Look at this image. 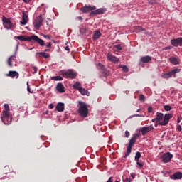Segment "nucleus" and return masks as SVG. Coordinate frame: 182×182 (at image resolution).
I'll return each mask as SVG.
<instances>
[{"mask_svg": "<svg viewBox=\"0 0 182 182\" xmlns=\"http://www.w3.org/2000/svg\"><path fill=\"white\" fill-rule=\"evenodd\" d=\"M102 36V33L100 31H95L93 34L92 39L94 41H96L97 39H99Z\"/></svg>", "mask_w": 182, "mask_h": 182, "instance_id": "nucleus-23", "label": "nucleus"}, {"mask_svg": "<svg viewBox=\"0 0 182 182\" xmlns=\"http://www.w3.org/2000/svg\"><path fill=\"white\" fill-rule=\"evenodd\" d=\"M21 25H26L28 23V15L26 14V11H23L22 13V21H20Z\"/></svg>", "mask_w": 182, "mask_h": 182, "instance_id": "nucleus-17", "label": "nucleus"}, {"mask_svg": "<svg viewBox=\"0 0 182 182\" xmlns=\"http://www.w3.org/2000/svg\"><path fill=\"white\" fill-rule=\"evenodd\" d=\"M115 182H119V181H115Z\"/></svg>", "mask_w": 182, "mask_h": 182, "instance_id": "nucleus-60", "label": "nucleus"}, {"mask_svg": "<svg viewBox=\"0 0 182 182\" xmlns=\"http://www.w3.org/2000/svg\"><path fill=\"white\" fill-rule=\"evenodd\" d=\"M169 61L171 62V63H172V65H179L180 64V62H178V60L176 57H171L169 58Z\"/></svg>", "mask_w": 182, "mask_h": 182, "instance_id": "nucleus-22", "label": "nucleus"}, {"mask_svg": "<svg viewBox=\"0 0 182 182\" xmlns=\"http://www.w3.org/2000/svg\"><path fill=\"white\" fill-rule=\"evenodd\" d=\"M180 122H181V118L180 117H178L177 123H180Z\"/></svg>", "mask_w": 182, "mask_h": 182, "instance_id": "nucleus-49", "label": "nucleus"}, {"mask_svg": "<svg viewBox=\"0 0 182 182\" xmlns=\"http://www.w3.org/2000/svg\"><path fill=\"white\" fill-rule=\"evenodd\" d=\"M152 112H153V107H149L148 113H151Z\"/></svg>", "mask_w": 182, "mask_h": 182, "instance_id": "nucleus-43", "label": "nucleus"}, {"mask_svg": "<svg viewBox=\"0 0 182 182\" xmlns=\"http://www.w3.org/2000/svg\"><path fill=\"white\" fill-rule=\"evenodd\" d=\"M171 180H181L182 178V173L181 172H176L173 175L170 176Z\"/></svg>", "mask_w": 182, "mask_h": 182, "instance_id": "nucleus-13", "label": "nucleus"}, {"mask_svg": "<svg viewBox=\"0 0 182 182\" xmlns=\"http://www.w3.org/2000/svg\"><path fill=\"white\" fill-rule=\"evenodd\" d=\"M132 117H144V116L143 114H136L134 115H132Z\"/></svg>", "mask_w": 182, "mask_h": 182, "instance_id": "nucleus-40", "label": "nucleus"}, {"mask_svg": "<svg viewBox=\"0 0 182 182\" xmlns=\"http://www.w3.org/2000/svg\"><path fill=\"white\" fill-rule=\"evenodd\" d=\"M164 109L166 110V112H170L173 107H171L170 105H164Z\"/></svg>", "mask_w": 182, "mask_h": 182, "instance_id": "nucleus-32", "label": "nucleus"}, {"mask_svg": "<svg viewBox=\"0 0 182 182\" xmlns=\"http://www.w3.org/2000/svg\"><path fill=\"white\" fill-rule=\"evenodd\" d=\"M124 182H132V179L126 178L125 179L123 180Z\"/></svg>", "mask_w": 182, "mask_h": 182, "instance_id": "nucleus-44", "label": "nucleus"}, {"mask_svg": "<svg viewBox=\"0 0 182 182\" xmlns=\"http://www.w3.org/2000/svg\"><path fill=\"white\" fill-rule=\"evenodd\" d=\"M165 49H166V50H167V49H171V47L168 46V47H166Z\"/></svg>", "mask_w": 182, "mask_h": 182, "instance_id": "nucleus-54", "label": "nucleus"}, {"mask_svg": "<svg viewBox=\"0 0 182 182\" xmlns=\"http://www.w3.org/2000/svg\"><path fill=\"white\" fill-rule=\"evenodd\" d=\"M56 110H58V112H63V110H65V104L63 102L58 103Z\"/></svg>", "mask_w": 182, "mask_h": 182, "instance_id": "nucleus-19", "label": "nucleus"}, {"mask_svg": "<svg viewBox=\"0 0 182 182\" xmlns=\"http://www.w3.org/2000/svg\"><path fill=\"white\" fill-rule=\"evenodd\" d=\"M139 137H140V134L139 133H136L134 134L129 143V145L127 146V151L126 154L124 156V159H126L127 157H129V156H130V153H132V149L133 147V146H134V143H136V140H137V139H139Z\"/></svg>", "mask_w": 182, "mask_h": 182, "instance_id": "nucleus-4", "label": "nucleus"}, {"mask_svg": "<svg viewBox=\"0 0 182 182\" xmlns=\"http://www.w3.org/2000/svg\"><path fill=\"white\" fill-rule=\"evenodd\" d=\"M95 9H96V6H85L81 7L80 11L83 12V14H87V12H90V16L102 15L103 13L106 12V9H97V10Z\"/></svg>", "mask_w": 182, "mask_h": 182, "instance_id": "nucleus-1", "label": "nucleus"}, {"mask_svg": "<svg viewBox=\"0 0 182 182\" xmlns=\"http://www.w3.org/2000/svg\"><path fill=\"white\" fill-rule=\"evenodd\" d=\"M145 99H146V97H144L143 94H141L139 95V100H141V102H144Z\"/></svg>", "mask_w": 182, "mask_h": 182, "instance_id": "nucleus-37", "label": "nucleus"}, {"mask_svg": "<svg viewBox=\"0 0 182 182\" xmlns=\"http://www.w3.org/2000/svg\"><path fill=\"white\" fill-rule=\"evenodd\" d=\"M43 23V18H42V15H39V16L37 17L36 20L33 21L34 28H36L37 31H39Z\"/></svg>", "mask_w": 182, "mask_h": 182, "instance_id": "nucleus-7", "label": "nucleus"}, {"mask_svg": "<svg viewBox=\"0 0 182 182\" xmlns=\"http://www.w3.org/2000/svg\"><path fill=\"white\" fill-rule=\"evenodd\" d=\"M15 39H18V41H27V42L32 41V36L27 37L26 36H15Z\"/></svg>", "mask_w": 182, "mask_h": 182, "instance_id": "nucleus-14", "label": "nucleus"}, {"mask_svg": "<svg viewBox=\"0 0 182 182\" xmlns=\"http://www.w3.org/2000/svg\"><path fill=\"white\" fill-rule=\"evenodd\" d=\"M141 157V154L139 151L136 152L135 155V161H139Z\"/></svg>", "mask_w": 182, "mask_h": 182, "instance_id": "nucleus-29", "label": "nucleus"}, {"mask_svg": "<svg viewBox=\"0 0 182 182\" xmlns=\"http://www.w3.org/2000/svg\"><path fill=\"white\" fill-rule=\"evenodd\" d=\"M31 41H34V42H37V43H39L41 46H45V41L39 38V37H38V36L36 35L31 36Z\"/></svg>", "mask_w": 182, "mask_h": 182, "instance_id": "nucleus-12", "label": "nucleus"}, {"mask_svg": "<svg viewBox=\"0 0 182 182\" xmlns=\"http://www.w3.org/2000/svg\"><path fill=\"white\" fill-rule=\"evenodd\" d=\"M152 122H153V123H154V122H156V123H157V119H156V118L152 119Z\"/></svg>", "mask_w": 182, "mask_h": 182, "instance_id": "nucleus-50", "label": "nucleus"}, {"mask_svg": "<svg viewBox=\"0 0 182 182\" xmlns=\"http://www.w3.org/2000/svg\"><path fill=\"white\" fill-rule=\"evenodd\" d=\"M61 75L63 76V77H66L67 79H75L76 76H77V73L73 72V70L62 71Z\"/></svg>", "mask_w": 182, "mask_h": 182, "instance_id": "nucleus-6", "label": "nucleus"}, {"mask_svg": "<svg viewBox=\"0 0 182 182\" xmlns=\"http://www.w3.org/2000/svg\"><path fill=\"white\" fill-rule=\"evenodd\" d=\"M56 90L59 92V93H65V86L62 83H58L56 87Z\"/></svg>", "mask_w": 182, "mask_h": 182, "instance_id": "nucleus-18", "label": "nucleus"}, {"mask_svg": "<svg viewBox=\"0 0 182 182\" xmlns=\"http://www.w3.org/2000/svg\"><path fill=\"white\" fill-rule=\"evenodd\" d=\"M27 85V90L29 92V93H33V91H31V87H29V82H26Z\"/></svg>", "mask_w": 182, "mask_h": 182, "instance_id": "nucleus-38", "label": "nucleus"}, {"mask_svg": "<svg viewBox=\"0 0 182 182\" xmlns=\"http://www.w3.org/2000/svg\"><path fill=\"white\" fill-rule=\"evenodd\" d=\"M171 76H173V73L169 72L167 73H165L162 75V77H164V79H168V77H171Z\"/></svg>", "mask_w": 182, "mask_h": 182, "instance_id": "nucleus-26", "label": "nucleus"}, {"mask_svg": "<svg viewBox=\"0 0 182 182\" xmlns=\"http://www.w3.org/2000/svg\"><path fill=\"white\" fill-rule=\"evenodd\" d=\"M131 176L132 177V178H134L135 175H134V174H133V173H132Z\"/></svg>", "mask_w": 182, "mask_h": 182, "instance_id": "nucleus-56", "label": "nucleus"}, {"mask_svg": "<svg viewBox=\"0 0 182 182\" xmlns=\"http://www.w3.org/2000/svg\"><path fill=\"white\" fill-rule=\"evenodd\" d=\"M107 58L110 60V62H114V63L116 64L119 63V58L110 53H108Z\"/></svg>", "mask_w": 182, "mask_h": 182, "instance_id": "nucleus-15", "label": "nucleus"}, {"mask_svg": "<svg viewBox=\"0 0 182 182\" xmlns=\"http://www.w3.org/2000/svg\"><path fill=\"white\" fill-rule=\"evenodd\" d=\"M47 48H52V43H48L47 44Z\"/></svg>", "mask_w": 182, "mask_h": 182, "instance_id": "nucleus-45", "label": "nucleus"}, {"mask_svg": "<svg viewBox=\"0 0 182 182\" xmlns=\"http://www.w3.org/2000/svg\"><path fill=\"white\" fill-rule=\"evenodd\" d=\"M49 107L50 109H53L55 107L53 106V104H50Z\"/></svg>", "mask_w": 182, "mask_h": 182, "instance_id": "nucleus-48", "label": "nucleus"}, {"mask_svg": "<svg viewBox=\"0 0 182 182\" xmlns=\"http://www.w3.org/2000/svg\"><path fill=\"white\" fill-rule=\"evenodd\" d=\"M25 4H29L31 2V0H23Z\"/></svg>", "mask_w": 182, "mask_h": 182, "instance_id": "nucleus-47", "label": "nucleus"}, {"mask_svg": "<svg viewBox=\"0 0 182 182\" xmlns=\"http://www.w3.org/2000/svg\"><path fill=\"white\" fill-rule=\"evenodd\" d=\"M74 89H77V90H80L81 86H80V82H76L75 84L73 85Z\"/></svg>", "mask_w": 182, "mask_h": 182, "instance_id": "nucleus-28", "label": "nucleus"}, {"mask_svg": "<svg viewBox=\"0 0 182 182\" xmlns=\"http://www.w3.org/2000/svg\"><path fill=\"white\" fill-rule=\"evenodd\" d=\"M46 23L47 26L49 27V21H46Z\"/></svg>", "mask_w": 182, "mask_h": 182, "instance_id": "nucleus-52", "label": "nucleus"}, {"mask_svg": "<svg viewBox=\"0 0 182 182\" xmlns=\"http://www.w3.org/2000/svg\"><path fill=\"white\" fill-rule=\"evenodd\" d=\"M97 68H98L101 70H105V65L100 63H97Z\"/></svg>", "mask_w": 182, "mask_h": 182, "instance_id": "nucleus-30", "label": "nucleus"}, {"mask_svg": "<svg viewBox=\"0 0 182 182\" xmlns=\"http://www.w3.org/2000/svg\"><path fill=\"white\" fill-rule=\"evenodd\" d=\"M151 130H154V127H153V125L142 127L141 130L142 136H146V133H149V132H151Z\"/></svg>", "mask_w": 182, "mask_h": 182, "instance_id": "nucleus-11", "label": "nucleus"}, {"mask_svg": "<svg viewBox=\"0 0 182 182\" xmlns=\"http://www.w3.org/2000/svg\"><path fill=\"white\" fill-rule=\"evenodd\" d=\"M129 136H130V132H129V131H125V136L127 138V139H129Z\"/></svg>", "mask_w": 182, "mask_h": 182, "instance_id": "nucleus-41", "label": "nucleus"}, {"mask_svg": "<svg viewBox=\"0 0 182 182\" xmlns=\"http://www.w3.org/2000/svg\"><path fill=\"white\" fill-rule=\"evenodd\" d=\"M37 55H41V56L45 59H48V58H50V55L47 54L46 53H37Z\"/></svg>", "mask_w": 182, "mask_h": 182, "instance_id": "nucleus-25", "label": "nucleus"}, {"mask_svg": "<svg viewBox=\"0 0 182 182\" xmlns=\"http://www.w3.org/2000/svg\"><path fill=\"white\" fill-rule=\"evenodd\" d=\"M16 58V55H14L9 58L7 63L10 68H12L14 65L12 64V62H14V59Z\"/></svg>", "mask_w": 182, "mask_h": 182, "instance_id": "nucleus-21", "label": "nucleus"}, {"mask_svg": "<svg viewBox=\"0 0 182 182\" xmlns=\"http://www.w3.org/2000/svg\"><path fill=\"white\" fill-rule=\"evenodd\" d=\"M139 112H140V109L136 110V113H139Z\"/></svg>", "mask_w": 182, "mask_h": 182, "instance_id": "nucleus-58", "label": "nucleus"}, {"mask_svg": "<svg viewBox=\"0 0 182 182\" xmlns=\"http://www.w3.org/2000/svg\"><path fill=\"white\" fill-rule=\"evenodd\" d=\"M161 159L164 163H169V161H171V159H173V154L170 152H166L163 154Z\"/></svg>", "mask_w": 182, "mask_h": 182, "instance_id": "nucleus-9", "label": "nucleus"}, {"mask_svg": "<svg viewBox=\"0 0 182 182\" xmlns=\"http://www.w3.org/2000/svg\"><path fill=\"white\" fill-rule=\"evenodd\" d=\"M181 70V69H178V68H176V69H173L172 71H171L172 73V75H176V73H180V71Z\"/></svg>", "mask_w": 182, "mask_h": 182, "instance_id": "nucleus-36", "label": "nucleus"}, {"mask_svg": "<svg viewBox=\"0 0 182 182\" xmlns=\"http://www.w3.org/2000/svg\"><path fill=\"white\" fill-rule=\"evenodd\" d=\"M82 30L83 31H87V28H83Z\"/></svg>", "mask_w": 182, "mask_h": 182, "instance_id": "nucleus-59", "label": "nucleus"}, {"mask_svg": "<svg viewBox=\"0 0 182 182\" xmlns=\"http://www.w3.org/2000/svg\"><path fill=\"white\" fill-rule=\"evenodd\" d=\"M177 130H178V132H181V130H182L181 125H180V124L177 125Z\"/></svg>", "mask_w": 182, "mask_h": 182, "instance_id": "nucleus-42", "label": "nucleus"}, {"mask_svg": "<svg viewBox=\"0 0 182 182\" xmlns=\"http://www.w3.org/2000/svg\"><path fill=\"white\" fill-rule=\"evenodd\" d=\"M2 21L5 28L7 29H12L14 26V23L11 22V19L6 18L5 16H3Z\"/></svg>", "mask_w": 182, "mask_h": 182, "instance_id": "nucleus-8", "label": "nucleus"}, {"mask_svg": "<svg viewBox=\"0 0 182 182\" xmlns=\"http://www.w3.org/2000/svg\"><path fill=\"white\" fill-rule=\"evenodd\" d=\"M44 38H46L47 39H50V36L49 35H44Z\"/></svg>", "mask_w": 182, "mask_h": 182, "instance_id": "nucleus-46", "label": "nucleus"}, {"mask_svg": "<svg viewBox=\"0 0 182 182\" xmlns=\"http://www.w3.org/2000/svg\"><path fill=\"white\" fill-rule=\"evenodd\" d=\"M33 72V73L35 75V73H38V68L35 67V66H33L32 68Z\"/></svg>", "mask_w": 182, "mask_h": 182, "instance_id": "nucleus-39", "label": "nucleus"}, {"mask_svg": "<svg viewBox=\"0 0 182 182\" xmlns=\"http://www.w3.org/2000/svg\"><path fill=\"white\" fill-rule=\"evenodd\" d=\"M136 161L137 166H139V167L140 168H141L144 166V164H143V161H140V160Z\"/></svg>", "mask_w": 182, "mask_h": 182, "instance_id": "nucleus-34", "label": "nucleus"}, {"mask_svg": "<svg viewBox=\"0 0 182 182\" xmlns=\"http://www.w3.org/2000/svg\"><path fill=\"white\" fill-rule=\"evenodd\" d=\"M141 62H142V63H149V62H151V57L146 55V56H144L142 58H141Z\"/></svg>", "mask_w": 182, "mask_h": 182, "instance_id": "nucleus-20", "label": "nucleus"}, {"mask_svg": "<svg viewBox=\"0 0 182 182\" xmlns=\"http://www.w3.org/2000/svg\"><path fill=\"white\" fill-rule=\"evenodd\" d=\"M78 19H79L80 21H82V16H78Z\"/></svg>", "mask_w": 182, "mask_h": 182, "instance_id": "nucleus-53", "label": "nucleus"}, {"mask_svg": "<svg viewBox=\"0 0 182 182\" xmlns=\"http://www.w3.org/2000/svg\"><path fill=\"white\" fill-rule=\"evenodd\" d=\"M7 77H16L18 79L19 77V73L16 71H9L8 74L6 75Z\"/></svg>", "mask_w": 182, "mask_h": 182, "instance_id": "nucleus-16", "label": "nucleus"}, {"mask_svg": "<svg viewBox=\"0 0 182 182\" xmlns=\"http://www.w3.org/2000/svg\"><path fill=\"white\" fill-rule=\"evenodd\" d=\"M65 50H69V46H67L65 48Z\"/></svg>", "mask_w": 182, "mask_h": 182, "instance_id": "nucleus-51", "label": "nucleus"}, {"mask_svg": "<svg viewBox=\"0 0 182 182\" xmlns=\"http://www.w3.org/2000/svg\"><path fill=\"white\" fill-rule=\"evenodd\" d=\"M159 124H160L156 122V124H155V127H157V126H159Z\"/></svg>", "mask_w": 182, "mask_h": 182, "instance_id": "nucleus-55", "label": "nucleus"}, {"mask_svg": "<svg viewBox=\"0 0 182 182\" xmlns=\"http://www.w3.org/2000/svg\"><path fill=\"white\" fill-rule=\"evenodd\" d=\"M171 43L172 46H175V48H178V46H182V37L172 39L171 41Z\"/></svg>", "mask_w": 182, "mask_h": 182, "instance_id": "nucleus-10", "label": "nucleus"}, {"mask_svg": "<svg viewBox=\"0 0 182 182\" xmlns=\"http://www.w3.org/2000/svg\"><path fill=\"white\" fill-rule=\"evenodd\" d=\"M117 50H123V44H117L114 46Z\"/></svg>", "mask_w": 182, "mask_h": 182, "instance_id": "nucleus-27", "label": "nucleus"}, {"mask_svg": "<svg viewBox=\"0 0 182 182\" xmlns=\"http://www.w3.org/2000/svg\"><path fill=\"white\" fill-rule=\"evenodd\" d=\"M173 117V114H163L161 112L156 113V123H159L160 126H167L170 119Z\"/></svg>", "mask_w": 182, "mask_h": 182, "instance_id": "nucleus-2", "label": "nucleus"}, {"mask_svg": "<svg viewBox=\"0 0 182 182\" xmlns=\"http://www.w3.org/2000/svg\"><path fill=\"white\" fill-rule=\"evenodd\" d=\"M80 107H79V114L82 117H87V114L89 113V110L87 109V105L86 103L83 102H79Z\"/></svg>", "mask_w": 182, "mask_h": 182, "instance_id": "nucleus-5", "label": "nucleus"}, {"mask_svg": "<svg viewBox=\"0 0 182 182\" xmlns=\"http://www.w3.org/2000/svg\"><path fill=\"white\" fill-rule=\"evenodd\" d=\"M79 92L81 95H86L87 93V90H86L85 88L82 87L80 88Z\"/></svg>", "mask_w": 182, "mask_h": 182, "instance_id": "nucleus-31", "label": "nucleus"}, {"mask_svg": "<svg viewBox=\"0 0 182 182\" xmlns=\"http://www.w3.org/2000/svg\"><path fill=\"white\" fill-rule=\"evenodd\" d=\"M1 120L4 124H9L12 122V117L9 115V105L8 104L4 105V110L1 114Z\"/></svg>", "mask_w": 182, "mask_h": 182, "instance_id": "nucleus-3", "label": "nucleus"}, {"mask_svg": "<svg viewBox=\"0 0 182 182\" xmlns=\"http://www.w3.org/2000/svg\"><path fill=\"white\" fill-rule=\"evenodd\" d=\"M120 68L123 70V72H129V68L127 66L121 65Z\"/></svg>", "mask_w": 182, "mask_h": 182, "instance_id": "nucleus-35", "label": "nucleus"}, {"mask_svg": "<svg viewBox=\"0 0 182 182\" xmlns=\"http://www.w3.org/2000/svg\"><path fill=\"white\" fill-rule=\"evenodd\" d=\"M136 32H141V31H144V29L141 28V26H136L134 27Z\"/></svg>", "mask_w": 182, "mask_h": 182, "instance_id": "nucleus-33", "label": "nucleus"}, {"mask_svg": "<svg viewBox=\"0 0 182 182\" xmlns=\"http://www.w3.org/2000/svg\"><path fill=\"white\" fill-rule=\"evenodd\" d=\"M50 79L51 80H55L56 82L63 80V77L59 75L51 77Z\"/></svg>", "mask_w": 182, "mask_h": 182, "instance_id": "nucleus-24", "label": "nucleus"}, {"mask_svg": "<svg viewBox=\"0 0 182 182\" xmlns=\"http://www.w3.org/2000/svg\"><path fill=\"white\" fill-rule=\"evenodd\" d=\"M49 50H50V49H46L44 51L45 52H49Z\"/></svg>", "mask_w": 182, "mask_h": 182, "instance_id": "nucleus-57", "label": "nucleus"}]
</instances>
